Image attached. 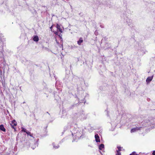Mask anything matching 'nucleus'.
I'll use <instances>...</instances> for the list:
<instances>
[{"label":"nucleus","mask_w":155,"mask_h":155,"mask_svg":"<svg viewBox=\"0 0 155 155\" xmlns=\"http://www.w3.org/2000/svg\"><path fill=\"white\" fill-rule=\"evenodd\" d=\"M84 130L82 128H77L76 133L74 130H73V131L71 132L72 135H73V134H75L76 138L80 139L84 134Z\"/></svg>","instance_id":"nucleus-1"},{"label":"nucleus","mask_w":155,"mask_h":155,"mask_svg":"<svg viewBox=\"0 0 155 155\" xmlns=\"http://www.w3.org/2000/svg\"><path fill=\"white\" fill-rule=\"evenodd\" d=\"M56 28H57V31H53L55 35H58L60 39H62V29L61 28H63L62 26L61 25H59L58 24H56Z\"/></svg>","instance_id":"nucleus-2"},{"label":"nucleus","mask_w":155,"mask_h":155,"mask_svg":"<svg viewBox=\"0 0 155 155\" xmlns=\"http://www.w3.org/2000/svg\"><path fill=\"white\" fill-rule=\"evenodd\" d=\"M143 123L148 124V125L150 126L151 125H155V117H149L148 118L145 119L143 120Z\"/></svg>","instance_id":"nucleus-3"},{"label":"nucleus","mask_w":155,"mask_h":155,"mask_svg":"<svg viewBox=\"0 0 155 155\" xmlns=\"http://www.w3.org/2000/svg\"><path fill=\"white\" fill-rule=\"evenodd\" d=\"M143 124L144 123H143L141 125H142V126H140L138 127H136L134 128H133L132 129L130 130V132L131 133L134 132L137 130H140L141 129V128H142L143 127H144L147 126V125H143Z\"/></svg>","instance_id":"nucleus-4"},{"label":"nucleus","mask_w":155,"mask_h":155,"mask_svg":"<svg viewBox=\"0 0 155 155\" xmlns=\"http://www.w3.org/2000/svg\"><path fill=\"white\" fill-rule=\"evenodd\" d=\"M101 45H104V47L105 48V49L108 48H110L109 47V44L107 42L106 39H102L101 41Z\"/></svg>","instance_id":"nucleus-5"},{"label":"nucleus","mask_w":155,"mask_h":155,"mask_svg":"<svg viewBox=\"0 0 155 155\" xmlns=\"http://www.w3.org/2000/svg\"><path fill=\"white\" fill-rule=\"evenodd\" d=\"M58 45L60 48H63V41L62 39H55Z\"/></svg>","instance_id":"nucleus-6"},{"label":"nucleus","mask_w":155,"mask_h":155,"mask_svg":"<svg viewBox=\"0 0 155 155\" xmlns=\"http://www.w3.org/2000/svg\"><path fill=\"white\" fill-rule=\"evenodd\" d=\"M153 77V75L150 77H148L146 80V82L147 83H149L152 80Z\"/></svg>","instance_id":"nucleus-7"},{"label":"nucleus","mask_w":155,"mask_h":155,"mask_svg":"<svg viewBox=\"0 0 155 155\" xmlns=\"http://www.w3.org/2000/svg\"><path fill=\"white\" fill-rule=\"evenodd\" d=\"M95 141L97 142H100V140L99 136L97 134H96L95 135Z\"/></svg>","instance_id":"nucleus-8"},{"label":"nucleus","mask_w":155,"mask_h":155,"mask_svg":"<svg viewBox=\"0 0 155 155\" xmlns=\"http://www.w3.org/2000/svg\"><path fill=\"white\" fill-rule=\"evenodd\" d=\"M71 127V126L70 124H68L67 126H65L64 129V130H67L68 129H70Z\"/></svg>","instance_id":"nucleus-9"},{"label":"nucleus","mask_w":155,"mask_h":155,"mask_svg":"<svg viewBox=\"0 0 155 155\" xmlns=\"http://www.w3.org/2000/svg\"><path fill=\"white\" fill-rule=\"evenodd\" d=\"M0 130L4 132L6 131L5 129L3 124H1L0 125Z\"/></svg>","instance_id":"nucleus-10"},{"label":"nucleus","mask_w":155,"mask_h":155,"mask_svg":"<svg viewBox=\"0 0 155 155\" xmlns=\"http://www.w3.org/2000/svg\"><path fill=\"white\" fill-rule=\"evenodd\" d=\"M127 18V19H126L127 24L130 26L131 24V20L130 19H129Z\"/></svg>","instance_id":"nucleus-11"},{"label":"nucleus","mask_w":155,"mask_h":155,"mask_svg":"<svg viewBox=\"0 0 155 155\" xmlns=\"http://www.w3.org/2000/svg\"><path fill=\"white\" fill-rule=\"evenodd\" d=\"M52 145L53 146V148L54 149H58L59 147V146L58 144H57V145H55L54 143H52Z\"/></svg>","instance_id":"nucleus-12"},{"label":"nucleus","mask_w":155,"mask_h":155,"mask_svg":"<svg viewBox=\"0 0 155 155\" xmlns=\"http://www.w3.org/2000/svg\"><path fill=\"white\" fill-rule=\"evenodd\" d=\"M20 38H24V39H26V38H28L26 37V36L25 33H22L21 35Z\"/></svg>","instance_id":"nucleus-13"},{"label":"nucleus","mask_w":155,"mask_h":155,"mask_svg":"<svg viewBox=\"0 0 155 155\" xmlns=\"http://www.w3.org/2000/svg\"><path fill=\"white\" fill-rule=\"evenodd\" d=\"M79 116V114H78L77 113H75L72 115V117L74 119L77 118Z\"/></svg>","instance_id":"nucleus-14"},{"label":"nucleus","mask_w":155,"mask_h":155,"mask_svg":"<svg viewBox=\"0 0 155 155\" xmlns=\"http://www.w3.org/2000/svg\"><path fill=\"white\" fill-rule=\"evenodd\" d=\"M34 145H35L34 147H31V148L33 150L35 149V147H36V146H38V140H37V141L35 142V143Z\"/></svg>","instance_id":"nucleus-15"},{"label":"nucleus","mask_w":155,"mask_h":155,"mask_svg":"<svg viewBox=\"0 0 155 155\" xmlns=\"http://www.w3.org/2000/svg\"><path fill=\"white\" fill-rule=\"evenodd\" d=\"M104 148V145L103 144H100L99 146V149L100 150H102Z\"/></svg>","instance_id":"nucleus-16"},{"label":"nucleus","mask_w":155,"mask_h":155,"mask_svg":"<svg viewBox=\"0 0 155 155\" xmlns=\"http://www.w3.org/2000/svg\"><path fill=\"white\" fill-rule=\"evenodd\" d=\"M83 41V40L82 39H79V40L77 41V43L79 45H80L82 43Z\"/></svg>","instance_id":"nucleus-17"},{"label":"nucleus","mask_w":155,"mask_h":155,"mask_svg":"<svg viewBox=\"0 0 155 155\" xmlns=\"http://www.w3.org/2000/svg\"><path fill=\"white\" fill-rule=\"evenodd\" d=\"M7 155H16L13 151H10V153H8Z\"/></svg>","instance_id":"nucleus-18"},{"label":"nucleus","mask_w":155,"mask_h":155,"mask_svg":"<svg viewBox=\"0 0 155 155\" xmlns=\"http://www.w3.org/2000/svg\"><path fill=\"white\" fill-rule=\"evenodd\" d=\"M122 147H117V148L118 149V150H116L117 152H120V151H121V149L122 148Z\"/></svg>","instance_id":"nucleus-19"},{"label":"nucleus","mask_w":155,"mask_h":155,"mask_svg":"<svg viewBox=\"0 0 155 155\" xmlns=\"http://www.w3.org/2000/svg\"><path fill=\"white\" fill-rule=\"evenodd\" d=\"M76 47L74 45L71 46H69V49H73L76 48Z\"/></svg>","instance_id":"nucleus-20"},{"label":"nucleus","mask_w":155,"mask_h":155,"mask_svg":"<svg viewBox=\"0 0 155 155\" xmlns=\"http://www.w3.org/2000/svg\"><path fill=\"white\" fill-rule=\"evenodd\" d=\"M7 0H0V3L2 5L4 2H5Z\"/></svg>","instance_id":"nucleus-21"},{"label":"nucleus","mask_w":155,"mask_h":155,"mask_svg":"<svg viewBox=\"0 0 155 155\" xmlns=\"http://www.w3.org/2000/svg\"><path fill=\"white\" fill-rule=\"evenodd\" d=\"M21 129H22L21 131L26 133V132H27V131L26 130V129H25L24 128H23V127H22Z\"/></svg>","instance_id":"nucleus-22"},{"label":"nucleus","mask_w":155,"mask_h":155,"mask_svg":"<svg viewBox=\"0 0 155 155\" xmlns=\"http://www.w3.org/2000/svg\"><path fill=\"white\" fill-rule=\"evenodd\" d=\"M31 39H39V38L38 36L37 35H35L33 37V38H32Z\"/></svg>","instance_id":"nucleus-23"},{"label":"nucleus","mask_w":155,"mask_h":155,"mask_svg":"<svg viewBox=\"0 0 155 155\" xmlns=\"http://www.w3.org/2000/svg\"><path fill=\"white\" fill-rule=\"evenodd\" d=\"M94 34L96 35H98V32H97V30H96L95 31Z\"/></svg>","instance_id":"nucleus-24"},{"label":"nucleus","mask_w":155,"mask_h":155,"mask_svg":"<svg viewBox=\"0 0 155 155\" xmlns=\"http://www.w3.org/2000/svg\"><path fill=\"white\" fill-rule=\"evenodd\" d=\"M116 155H121V153L120 152H117Z\"/></svg>","instance_id":"nucleus-25"},{"label":"nucleus","mask_w":155,"mask_h":155,"mask_svg":"<svg viewBox=\"0 0 155 155\" xmlns=\"http://www.w3.org/2000/svg\"><path fill=\"white\" fill-rule=\"evenodd\" d=\"M76 105V104H73V105H72L70 107V109H71V108H73V107L75 106Z\"/></svg>","instance_id":"nucleus-26"},{"label":"nucleus","mask_w":155,"mask_h":155,"mask_svg":"<svg viewBox=\"0 0 155 155\" xmlns=\"http://www.w3.org/2000/svg\"><path fill=\"white\" fill-rule=\"evenodd\" d=\"M136 152L134 151L132 153H130V155H134Z\"/></svg>","instance_id":"nucleus-27"},{"label":"nucleus","mask_w":155,"mask_h":155,"mask_svg":"<svg viewBox=\"0 0 155 155\" xmlns=\"http://www.w3.org/2000/svg\"><path fill=\"white\" fill-rule=\"evenodd\" d=\"M10 125H11L12 127V128L14 129L15 130V127L12 124H10Z\"/></svg>","instance_id":"nucleus-28"},{"label":"nucleus","mask_w":155,"mask_h":155,"mask_svg":"<svg viewBox=\"0 0 155 155\" xmlns=\"http://www.w3.org/2000/svg\"><path fill=\"white\" fill-rule=\"evenodd\" d=\"M15 122H16L15 120H14L12 121L11 124H13L15 123Z\"/></svg>","instance_id":"nucleus-29"},{"label":"nucleus","mask_w":155,"mask_h":155,"mask_svg":"<svg viewBox=\"0 0 155 155\" xmlns=\"http://www.w3.org/2000/svg\"><path fill=\"white\" fill-rule=\"evenodd\" d=\"M26 133L28 135H29V134H31V133L29 131L26 132Z\"/></svg>","instance_id":"nucleus-30"},{"label":"nucleus","mask_w":155,"mask_h":155,"mask_svg":"<svg viewBox=\"0 0 155 155\" xmlns=\"http://www.w3.org/2000/svg\"><path fill=\"white\" fill-rule=\"evenodd\" d=\"M33 41H35L36 42H38L39 41V39H33Z\"/></svg>","instance_id":"nucleus-31"},{"label":"nucleus","mask_w":155,"mask_h":155,"mask_svg":"<svg viewBox=\"0 0 155 155\" xmlns=\"http://www.w3.org/2000/svg\"><path fill=\"white\" fill-rule=\"evenodd\" d=\"M53 25L50 27V29H51V31H52V28H53Z\"/></svg>","instance_id":"nucleus-32"},{"label":"nucleus","mask_w":155,"mask_h":155,"mask_svg":"<svg viewBox=\"0 0 155 155\" xmlns=\"http://www.w3.org/2000/svg\"><path fill=\"white\" fill-rule=\"evenodd\" d=\"M13 124V126H16L17 125V123L16 122H15V123H14V124Z\"/></svg>","instance_id":"nucleus-33"},{"label":"nucleus","mask_w":155,"mask_h":155,"mask_svg":"<svg viewBox=\"0 0 155 155\" xmlns=\"http://www.w3.org/2000/svg\"><path fill=\"white\" fill-rule=\"evenodd\" d=\"M153 155H155V150H154L152 153Z\"/></svg>","instance_id":"nucleus-34"},{"label":"nucleus","mask_w":155,"mask_h":155,"mask_svg":"<svg viewBox=\"0 0 155 155\" xmlns=\"http://www.w3.org/2000/svg\"><path fill=\"white\" fill-rule=\"evenodd\" d=\"M100 27L101 28H104V26L102 25H100Z\"/></svg>","instance_id":"nucleus-35"},{"label":"nucleus","mask_w":155,"mask_h":155,"mask_svg":"<svg viewBox=\"0 0 155 155\" xmlns=\"http://www.w3.org/2000/svg\"><path fill=\"white\" fill-rule=\"evenodd\" d=\"M29 136L31 137H33L32 136V134H29Z\"/></svg>","instance_id":"nucleus-36"},{"label":"nucleus","mask_w":155,"mask_h":155,"mask_svg":"<svg viewBox=\"0 0 155 155\" xmlns=\"http://www.w3.org/2000/svg\"><path fill=\"white\" fill-rule=\"evenodd\" d=\"M61 118H64V115H63L61 116Z\"/></svg>","instance_id":"nucleus-37"},{"label":"nucleus","mask_w":155,"mask_h":155,"mask_svg":"<svg viewBox=\"0 0 155 155\" xmlns=\"http://www.w3.org/2000/svg\"><path fill=\"white\" fill-rule=\"evenodd\" d=\"M116 126V124H114V126H113V127H115Z\"/></svg>","instance_id":"nucleus-38"},{"label":"nucleus","mask_w":155,"mask_h":155,"mask_svg":"<svg viewBox=\"0 0 155 155\" xmlns=\"http://www.w3.org/2000/svg\"><path fill=\"white\" fill-rule=\"evenodd\" d=\"M75 139H73V140H72V142H74V141H75Z\"/></svg>","instance_id":"nucleus-39"},{"label":"nucleus","mask_w":155,"mask_h":155,"mask_svg":"<svg viewBox=\"0 0 155 155\" xmlns=\"http://www.w3.org/2000/svg\"><path fill=\"white\" fill-rule=\"evenodd\" d=\"M100 153H101L102 155H103V154L101 153V151H100Z\"/></svg>","instance_id":"nucleus-40"},{"label":"nucleus","mask_w":155,"mask_h":155,"mask_svg":"<svg viewBox=\"0 0 155 155\" xmlns=\"http://www.w3.org/2000/svg\"><path fill=\"white\" fill-rule=\"evenodd\" d=\"M107 111V115L108 116H109V115H108V111Z\"/></svg>","instance_id":"nucleus-41"},{"label":"nucleus","mask_w":155,"mask_h":155,"mask_svg":"<svg viewBox=\"0 0 155 155\" xmlns=\"http://www.w3.org/2000/svg\"><path fill=\"white\" fill-rule=\"evenodd\" d=\"M79 39H82V38H79Z\"/></svg>","instance_id":"nucleus-42"},{"label":"nucleus","mask_w":155,"mask_h":155,"mask_svg":"<svg viewBox=\"0 0 155 155\" xmlns=\"http://www.w3.org/2000/svg\"><path fill=\"white\" fill-rule=\"evenodd\" d=\"M2 38V37H1V36H0V39H1Z\"/></svg>","instance_id":"nucleus-43"},{"label":"nucleus","mask_w":155,"mask_h":155,"mask_svg":"<svg viewBox=\"0 0 155 155\" xmlns=\"http://www.w3.org/2000/svg\"><path fill=\"white\" fill-rule=\"evenodd\" d=\"M42 48H44V47H42Z\"/></svg>","instance_id":"nucleus-44"},{"label":"nucleus","mask_w":155,"mask_h":155,"mask_svg":"<svg viewBox=\"0 0 155 155\" xmlns=\"http://www.w3.org/2000/svg\"><path fill=\"white\" fill-rule=\"evenodd\" d=\"M84 101H82V102H84Z\"/></svg>","instance_id":"nucleus-45"},{"label":"nucleus","mask_w":155,"mask_h":155,"mask_svg":"<svg viewBox=\"0 0 155 155\" xmlns=\"http://www.w3.org/2000/svg\"><path fill=\"white\" fill-rule=\"evenodd\" d=\"M2 6H1L0 7L1 8Z\"/></svg>","instance_id":"nucleus-46"},{"label":"nucleus","mask_w":155,"mask_h":155,"mask_svg":"<svg viewBox=\"0 0 155 155\" xmlns=\"http://www.w3.org/2000/svg\"><path fill=\"white\" fill-rule=\"evenodd\" d=\"M1 11V10H0V12Z\"/></svg>","instance_id":"nucleus-47"}]
</instances>
